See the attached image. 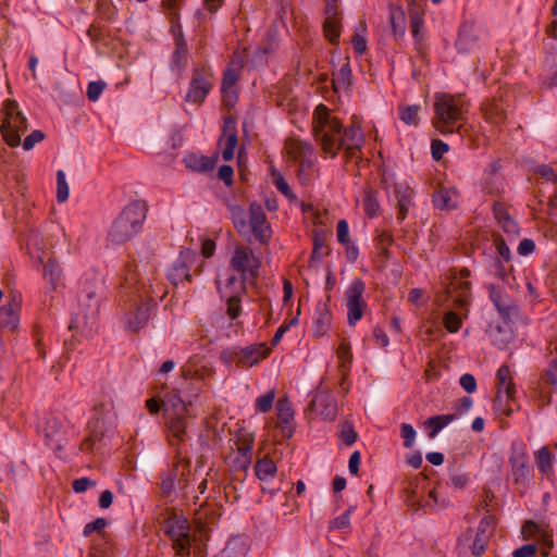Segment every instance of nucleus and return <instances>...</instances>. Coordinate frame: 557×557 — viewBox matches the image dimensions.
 I'll use <instances>...</instances> for the list:
<instances>
[{
	"label": "nucleus",
	"mask_w": 557,
	"mask_h": 557,
	"mask_svg": "<svg viewBox=\"0 0 557 557\" xmlns=\"http://www.w3.org/2000/svg\"><path fill=\"white\" fill-rule=\"evenodd\" d=\"M366 290V284L361 278H355L346 290L348 324L354 326L363 315L367 306L362 296Z\"/></svg>",
	"instance_id": "10"
},
{
	"label": "nucleus",
	"mask_w": 557,
	"mask_h": 557,
	"mask_svg": "<svg viewBox=\"0 0 557 557\" xmlns=\"http://www.w3.org/2000/svg\"><path fill=\"white\" fill-rule=\"evenodd\" d=\"M45 138V134L39 131V129H36V131H33L25 139H24V143H23V149L28 151L30 149L34 148V146L37 144V143H40L41 140H44Z\"/></svg>",
	"instance_id": "63"
},
{
	"label": "nucleus",
	"mask_w": 557,
	"mask_h": 557,
	"mask_svg": "<svg viewBox=\"0 0 557 557\" xmlns=\"http://www.w3.org/2000/svg\"><path fill=\"white\" fill-rule=\"evenodd\" d=\"M164 416L187 412V406L177 393H169L162 400Z\"/></svg>",
	"instance_id": "35"
},
{
	"label": "nucleus",
	"mask_w": 557,
	"mask_h": 557,
	"mask_svg": "<svg viewBox=\"0 0 557 557\" xmlns=\"http://www.w3.org/2000/svg\"><path fill=\"white\" fill-rule=\"evenodd\" d=\"M221 92L224 106L227 108L234 107L238 99L235 87L224 88L221 86Z\"/></svg>",
	"instance_id": "64"
},
{
	"label": "nucleus",
	"mask_w": 557,
	"mask_h": 557,
	"mask_svg": "<svg viewBox=\"0 0 557 557\" xmlns=\"http://www.w3.org/2000/svg\"><path fill=\"white\" fill-rule=\"evenodd\" d=\"M162 530L172 540L176 555L188 557L191 546L188 520L183 516L173 513L164 519Z\"/></svg>",
	"instance_id": "5"
},
{
	"label": "nucleus",
	"mask_w": 557,
	"mask_h": 557,
	"mask_svg": "<svg viewBox=\"0 0 557 557\" xmlns=\"http://www.w3.org/2000/svg\"><path fill=\"white\" fill-rule=\"evenodd\" d=\"M28 128L27 119L17 110L15 101H9L7 117L0 126V131L7 144L11 147L21 145V134Z\"/></svg>",
	"instance_id": "6"
},
{
	"label": "nucleus",
	"mask_w": 557,
	"mask_h": 557,
	"mask_svg": "<svg viewBox=\"0 0 557 557\" xmlns=\"http://www.w3.org/2000/svg\"><path fill=\"white\" fill-rule=\"evenodd\" d=\"M108 525V521L104 518H97L96 520L87 523L84 527V536H89L91 533L97 532L100 534L102 530Z\"/></svg>",
	"instance_id": "57"
},
{
	"label": "nucleus",
	"mask_w": 557,
	"mask_h": 557,
	"mask_svg": "<svg viewBox=\"0 0 557 557\" xmlns=\"http://www.w3.org/2000/svg\"><path fill=\"white\" fill-rule=\"evenodd\" d=\"M488 296L491 301L496 307L499 314L504 320L510 319V312L513 307L509 304L508 297L503 293L499 286L494 284L487 285Z\"/></svg>",
	"instance_id": "27"
},
{
	"label": "nucleus",
	"mask_w": 557,
	"mask_h": 557,
	"mask_svg": "<svg viewBox=\"0 0 557 557\" xmlns=\"http://www.w3.org/2000/svg\"><path fill=\"white\" fill-rule=\"evenodd\" d=\"M395 194L398 208L397 220L403 222L407 218L412 200L413 190L409 186L397 184L395 186Z\"/></svg>",
	"instance_id": "28"
},
{
	"label": "nucleus",
	"mask_w": 557,
	"mask_h": 557,
	"mask_svg": "<svg viewBox=\"0 0 557 557\" xmlns=\"http://www.w3.org/2000/svg\"><path fill=\"white\" fill-rule=\"evenodd\" d=\"M274 399H275L274 391H269L267 394L258 397L256 399V404H255L256 411L262 412V413L269 412L273 407Z\"/></svg>",
	"instance_id": "50"
},
{
	"label": "nucleus",
	"mask_w": 557,
	"mask_h": 557,
	"mask_svg": "<svg viewBox=\"0 0 557 557\" xmlns=\"http://www.w3.org/2000/svg\"><path fill=\"white\" fill-rule=\"evenodd\" d=\"M323 32L331 44H337L341 35L339 18H325L323 23Z\"/></svg>",
	"instance_id": "43"
},
{
	"label": "nucleus",
	"mask_w": 557,
	"mask_h": 557,
	"mask_svg": "<svg viewBox=\"0 0 557 557\" xmlns=\"http://www.w3.org/2000/svg\"><path fill=\"white\" fill-rule=\"evenodd\" d=\"M106 297L103 277L97 273L87 275L83 283L77 299L92 300L88 305V313H73L70 330H77L83 336H90L97 327L100 304Z\"/></svg>",
	"instance_id": "2"
},
{
	"label": "nucleus",
	"mask_w": 557,
	"mask_h": 557,
	"mask_svg": "<svg viewBox=\"0 0 557 557\" xmlns=\"http://www.w3.org/2000/svg\"><path fill=\"white\" fill-rule=\"evenodd\" d=\"M492 343L499 349H505L511 342L513 335L508 320H504L503 324L492 326L490 331Z\"/></svg>",
	"instance_id": "29"
},
{
	"label": "nucleus",
	"mask_w": 557,
	"mask_h": 557,
	"mask_svg": "<svg viewBox=\"0 0 557 557\" xmlns=\"http://www.w3.org/2000/svg\"><path fill=\"white\" fill-rule=\"evenodd\" d=\"M363 209L369 218H375L380 211L376 191L372 188L364 189Z\"/></svg>",
	"instance_id": "42"
},
{
	"label": "nucleus",
	"mask_w": 557,
	"mask_h": 557,
	"mask_svg": "<svg viewBox=\"0 0 557 557\" xmlns=\"http://www.w3.org/2000/svg\"><path fill=\"white\" fill-rule=\"evenodd\" d=\"M498 397L495 400V407L502 401L500 394L504 393L508 399H512L516 393L515 385L512 383L511 372L507 364L500 366L496 374Z\"/></svg>",
	"instance_id": "26"
},
{
	"label": "nucleus",
	"mask_w": 557,
	"mask_h": 557,
	"mask_svg": "<svg viewBox=\"0 0 557 557\" xmlns=\"http://www.w3.org/2000/svg\"><path fill=\"white\" fill-rule=\"evenodd\" d=\"M485 121L494 126H499L507 119V104L502 97L493 98L482 104Z\"/></svg>",
	"instance_id": "21"
},
{
	"label": "nucleus",
	"mask_w": 557,
	"mask_h": 557,
	"mask_svg": "<svg viewBox=\"0 0 557 557\" xmlns=\"http://www.w3.org/2000/svg\"><path fill=\"white\" fill-rule=\"evenodd\" d=\"M534 457L535 463L542 474L548 475L553 472L555 456L549 451L547 446H543L535 451Z\"/></svg>",
	"instance_id": "34"
},
{
	"label": "nucleus",
	"mask_w": 557,
	"mask_h": 557,
	"mask_svg": "<svg viewBox=\"0 0 557 557\" xmlns=\"http://www.w3.org/2000/svg\"><path fill=\"white\" fill-rule=\"evenodd\" d=\"M467 110V102L460 97L438 94L434 101L435 117L433 124L443 135L458 132L460 127L458 122L462 121Z\"/></svg>",
	"instance_id": "4"
},
{
	"label": "nucleus",
	"mask_w": 557,
	"mask_h": 557,
	"mask_svg": "<svg viewBox=\"0 0 557 557\" xmlns=\"http://www.w3.org/2000/svg\"><path fill=\"white\" fill-rule=\"evenodd\" d=\"M541 384L553 386L557 391V359H553L541 375Z\"/></svg>",
	"instance_id": "47"
},
{
	"label": "nucleus",
	"mask_w": 557,
	"mask_h": 557,
	"mask_svg": "<svg viewBox=\"0 0 557 557\" xmlns=\"http://www.w3.org/2000/svg\"><path fill=\"white\" fill-rule=\"evenodd\" d=\"M249 227L261 244H267L270 238V226L262 206L256 201L249 206Z\"/></svg>",
	"instance_id": "14"
},
{
	"label": "nucleus",
	"mask_w": 557,
	"mask_h": 557,
	"mask_svg": "<svg viewBox=\"0 0 557 557\" xmlns=\"http://www.w3.org/2000/svg\"><path fill=\"white\" fill-rule=\"evenodd\" d=\"M189 51L183 32L174 34V50L171 54L169 67L170 71L177 77L182 78L183 73L188 65Z\"/></svg>",
	"instance_id": "12"
},
{
	"label": "nucleus",
	"mask_w": 557,
	"mask_h": 557,
	"mask_svg": "<svg viewBox=\"0 0 557 557\" xmlns=\"http://www.w3.org/2000/svg\"><path fill=\"white\" fill-rule=\"evenodd\" d=\"M449 146L441 139H433L431 143L432 158L436 161L441 160L443 154L447 152Z\"/></svg>",
	"instance_id": "62"
},
{
	"label": "nucleus",
	"mask_w": 557,
	"mask_h": 557,
	"mask_svg": "<svg viewBox=\"0 0 557 557\" xmlns=\"http://www.w3.org/2000/svg\"><path fill=\"white\" fill-rule=\"evenodd\" d=\"M325 234L324 233H318L315 232L313 237V250L310 258V264L314 260H321L324 256V252L322 251L323 248H325Z\"/></svg>",
	"instance_id": "51"
},
{
	"label": "nucleus",
	"mask_w": 557,
	"mask_h": 557,
	"mask_svg": "<svg viewBox=\"0 0 557 557\" xmlns=\"http://www.w3.org/2000/svg\"><path fill=\"white\" fill-rule=\"evenodd\" d=\"M186 413H169L166 419L168 437L171 445H178L188 438Z\"/></svg>",
	"instance_id": "18"
},
{
	"label": "nucleus",
	"mask_w": 557,
	"mask_h": 557,
	"mask_svg": "<svg viewBox=\"0 0 557 557\" xmlns=\"http://www.w3.org/2000/svg\"><path fill=\"white\" fill-rule=\"evenodd\" d=\"M313 403L318 406H324V409L321 413L324 416L325 419H335L337 414V408L336 405L327 396L317 397Z\"/></svg>",
	"instance_id": "49"
},
{
	"label": "nucleus",
	"mask_w": 557,
	"mask_h": 557,
	"mask_svg": "<svg viewBox=\"0 0 557 557\" xmlns=\"http://www.w3.org/2000/svg\"><path fill=\"white\" fill-rule=\"evenodd\" d=\"M502 169L500 160L492 161L483 172L482 189L491 196H499L505 191L504 178L499 174Z\"/></svg>",
	"instance_id": "13"
},
{
	"label": "nucleus",
	"mask_w": 557,
	"mask_h": 557,
	"mask_svg": "<svg viewBox=\"0 0 557 557\" xmlns=\"http://www.w3.org/2000/svg\"><path fill=\"white\" fill-rule=\"evenodd\" d=\"M252 252L246 247H237L231 259V267L240 273L243 281L246 280V274L249 272L251 278L258 276V265H250Z\"/></svg>",
	"instance_id": "20"
},
{
	"label": "nucleus",
	"mask_w": 557,
	"mask_h": 557,
	"mask_svg": "<svg viewBox=\"0 0 557 557\" xmlns=\"http://www.w3.org/2000/svg\"><path fill=\"white\" fill-rule=\"evenodd\" d=\"M70 429L67 421L53 414L47 416L40 425L46 444L57 453L64 449L69 441Z\"/></svg>",
	"instance_id": "7"
},
{
	"label": "nucleus",
	"mask_w": 557,
	"mask_h": 557,
	"mask_svg": "<svg viewBox=\"0 0 557 557\" xmlns=\"http://www.w3.org/2000/svg\"><path fill=\"white\" fill-rule=\"evenodd\" d=\"M277 408V425L282 430V435L284 437H292L294 433V428L292 422L294 420V409L293 405L288 398L283 397L280 398L276 405Z\"/></svg>",
	"instance_id": "23"
},
{
	"label": "nucleus",
	"mask_w": 557,
	"mask_h": 557,
	"mask_svg": "<svg viewBox=\"0 0 557 557\" xmlns=\"http://www.w3.org/2000/svg\"><path fill=\"white\" fill-rule=\"evenodd\" d=\"M389 22L392 30L396 37H403L406 30V17L405 12L399 7H391L389 9Z\"/></svg>",
	"instance_id": "37"
},
{
	"label": "nucleus",
	"mask_w": 557,
	"mask_h": 557,
	"mask_svg": "<svg viewBox=\"0 0 557 557\" xmlns=\"http://www.w3.org/2000/svg\"><path fill=\"white\" fill-rule=\"evenodd\" d=\"M318 110L325 112L313 126L314 138L322 150L332 158H335L341 149H345L348 157H355L356 151L360 150L364 144V135L360 126L345 127L339 119L327 113L324 104H319Z\"/></svg>",
	"instance_id": "1"
},
{
	"label": "nucleus",
	"mask_w": 557,
	"mask_h": 557,
	"mask_svg": "<svg viewBox=\"0 0 557 557\" xmlns=\"http://www.w3.org/2000/svg\"><path fill=\"white\" fill-rule=\"evenodd\" d=\"M486 35V30L476 25L474 22H463L458 32V37L455 42L456 49L460 53H469L480 47Z\"/></svg>",
	"instance_id": "9"
},
{
	"label": "nucleus",
	"mask_w": 557,
	"mask_h": 557,
	"mask_svg": "<svg viewBox=\"0 0 557 557\" xmlns=\"http://www.w3.org/2000/svg\"><path fill=\"white\" fill-rule=\"evenodd\" d=\"M70 194L69 184L66 182L65 173L62 170L57 172V200L64 202L67 200Z\"/></svg>",
	"instance_id": "46"
},
{
	"label": "nucleus",
	"mask_w": 557,
	"mask_h": 557,
	"mask_svg": "<svg viewBox=\"0 0 557 557\" xmlns=\"http://www.w3.org/2000/svg\"><path fill=\"white\" fill-rule=\"evenodd\" d=\"M106 86V83L102 81L90 82L87 87L88 99L90 101H97Z\"/></svg>",
	"instance_id": "58"
},
{
	"label": "nucleus",
	"mask_w": 557,
	"mask_h": 557,
	"mask_svg": "<svg viewBox=\"0 0 557 557\" xmlns=\"http://www.w3.org/2000/svg\"><path fill=\"white\" fill-rule=\"evenodd\" d=\"M239 544H242L240 539H233L228 541L225 548L214 557H244L246 554V547H243L240 553H236V548Z\"/></svg>",
	"instance_id": "52"
},
{
	"label": "nucleus",
	"mask_w": 557,
	"mask_h": 557,
	"mask_svg": "<svg viewBox=\"0 0 557 557\" xmlns=\"http://www.w3.org/2000/svg\"><path fill=\"white\" fill-rule=\"evenodd\" d=\"M42 274L52 290H58L59 287L62 286V269L55 259H48V261L44 264Z\"/></svg>",
	"instance_id": "30"
},
{
	"label": "nucleus",
	"mask_w": 557,
	"mask_h": 557,
	"mask_svg": "<svg viewBox=\"0 0 557 557\" xmlns=\"http://www.w3.org/2000/svg\"><path fill=\"white\" fill-rule=\"evenodd\" d=\"M228 210L236 231L243 236L248 235L250 233V227L247 222L244 208L238 205H228Z\"/></svg>",
	"instance_id": "33"
},
{
	"label": "nucleus",
	"mask_w": 557,
	"mask_h": 557,
	"mask_svg": "<svg viewBox=\"0 0 557 557\" xmlns=\"http://www.w3.org/2000/svg\"><path fill=\"white\" fill-rule=\"evenodd\" d=\"M444 324L447 331L450 333H456L461 327V319L455 312L449 311L445 314Z\"/></svg>",
	"instance_id": "60"
},
{
	"label": "nucleus",
	"mask_w": 557,
	"mask_h": 557,
	"mask_svg": "<svg viewBox=\"0 0 557 557\" xmlns=\"http://www.w3.org/2000/svg\"><path fill=\"white\" fill-rule=\"evenodd\" d=\"M196 258V252L187 249L181 251L178 258L173 262L166 272L168 280L176 286L183 281H190L188 263H191Z\"/></svg>",
	"instance_id": "15"
},
{
	"label": "nucleus",
	"mask_w": 557,
	"mask_h": 557,
	"mask_svg": "<svg viewBox=\"0 0 557 557\" xmlns=\"http://www.w3.org/2000/svg\"><path fill=\"white\" fill-rule=\"evenodd\" d=\"M419 104H412L408 107L399 108L400 120L408 125H418L419 122Z\"/></svg>",
	"instance_id": "44"
},
{
	"label": "nucleus",
	"mask_w": 557,
	"mask_h": 557,
	"mask_svg": "<svg viewBox=\"0 0 557 557\" xmlns=\"http://www.w3.org/2000/svg\"><path fill=\"white\" fill-rule=\"evenodd\" d=\"M269 355V348L264 344L247 346L240 349L224 350L221 352V359L225 362L237 360L238 363L251 367L264 359Z\"/></svg>",
	"instance_id": "11"
},
{
	"label": "nucleus",
	"mask_w": 557,
	"mask_h": 557,
	"mask_svg": "<svg viewBox=\"0 0 557 557\" xmlns=\"http://www.w3.org/2000/svg\"><path fill=\"white\" fill-rule=\"evenodd\" d=\"M333 88L336 92L346 90L351 85V69L349 63L342 65L332 82Z\"/></svg>",
	"instance_id": "39"
},
{
	"label": "nucleus",
	"mask_w": 557,
	"mask_h": 557,
	"mask_svg": "<svg viewBox=\"0 0 557 557\" xmlns=\"http://www.w3.org/2000/svg\"><path fill=\"white\" fill-rule=\"evenodd\" d=\"M227 315L235 320L242 314V306H240V297L238 295H234L227 300Z\"/></svg>",
	"instance_id": "55"
},
{
	"label": "nucleus",
	"mask_w": 557,
	"mask_h": 557,
	"mask_svg": "<svg viewBox=\"0 0 557 557\" xmlns=\"http://www.w3.org/2000/svg\"><path fill=\"white\" fill-rule=\"evenodd\" d=\"M494 521L495 519L492 515L484 516L480 521L474 541L471 546V550L474 556H480L485 552L486 544L493 532L492 527Z\"/></svg>",
	"instance_id": "22"
},
{
	"label": "nucleus",
	"mask_w": 557,
	"mask_h": 557,
	"mask_svg": "<svg viewBox=\"0 0 557 557\" xmlns=\"http://www.w3.org/2000/svg\"><path fill=\"white\" fill-rule=\"evenodd\" d=\"M352 507H349L344 513L339 517L335 518L330 525V529L334 530H343L350 525V513L352 511Z\"/></svg>",
	"instance_id": "59"
},
{
	"label": "nucleus",
	"mask_w": 557,
	"mask_h": 557,
	"mask_svg": "<svg viewBox=\"0 0 557 557\" xmlns=\"http://www.w3.org/2000/svg\"><path fill=\"white\" fill-rule=\"evenodd\" d=\"M255 469H256V475L261 481H265L269 478H273L274 474L276 473V470H277L276 465L274 463V461L269 459V458H267V457L260 459L256 463Z\"/></svg>",
	"instance_id": "40"
},
{
	"label": "nucleus",
	"mask_w": 557,
	"mask_h": 557,
	"mask_svg": "<svg viewBox=\"0 0 557 557\" xmlns=\"http://www.w3.org/2000/svg\"><path fill=\"white\" fill-rule=\"evenodd\" d=\"M175 480L176 473L174 471H171L162 476L160 487L163 496H169L172 493V491L174 490Z\"/></svg>",
	"instance_id": "61"
},
{
	"label": "nucleus",
	"mask_w": 557,
	"mask_h": 557,
	"mask_svg": "<svg viewBox=\"0 0 557 557\" xmlns=\"http://www.w3.org/2000/svg\"><path fill=\"white\" fill-rule=\"evenodd\" d=\"M213 73L209 65L195 66L185 101L201 104L213 87Z\"/></svg>",
	"instance_id": "8"
},
{
	"label": "nucleus",
	"mask_w": 557,
	"mask_h": 557,
	"mask_svg": "<svg viewBox=\"0 0 557 557\" xmlns=\"http://www.w3.org/2000/svg\"><path fill=\"white\" fill-rule=\"evenodd\" d=\"M338 435L346 446H351L358 438L354 424L349 421H345L341 424Z\"/></svg>",
	"instance_id": "45"
},
{
	"label": "nucleus",
	"mask_w": 557,
	"mask_h": 557,
	"mask_svg": "<svg viewBox=\"0 0 557 557\" xmlns=\"http://www.w3.org/2000/svg\"><path fill=\"white\" fill-rule=\"evenodd\" d=\"M251 463V457L245 454H236L232 460L231 468L234 471L246 472Z\"/></svg>",
	"instance_id": "56"
},
{
	"label": "nucleus",
	"mask_w": 557,
	"mask_h": 557,
	"mask_svg": "<svg viewBox=\"0 0 557 557\" xmlns=\"http://www.w3.org/2000/svg\"><path fill=\"white\" fill-rule=\"evenodd\" d=\"M272 174V177H273V184L275 185V187L285 196L287 197L288 199H295L296 196L295 194L293 193L292 188L289 187V185L287 184V182L285 181V178L283 177V175L281 174V172L276 171L275 169L272 170L271 172Z\"/></svg>",
	"instance_id": "48"
},
{
	"label": "nucleus",
	"mask_w": 557,
	"mask_h": 557,
	"mask_svg": "<svg viewBox=\"0 0 557 557\" xmlns=\"http://www.w3.org/2000/svg\"><path fill=\"white\" fill-rule=\"evenodd\" d=\"M103 422L96 418L92 421L88 422V429L90 431L89 436L82 443V449L91 450L95 443L100 441L103 436L102 430Z\"/></svg>",
	"instance_id": "38"
},
{
	"label": "nucleus",
	"mask_w": 557,
	"mask_h": 557,
	"mask_svg": "<svg viewBox=\"0 0 557 557\" xmlns=\"http://www.w3.org/2000/svg\"><path fill=\"white\" fill-rule=\"evenodd\" d=\"M400 436L404 438V446L411 448L414 444L417 432L410 423H401Z\"/></svg>",
	"instance_id": "54"
},
{
	"label": "nucleus",
	"mask_w": 557,
	"mask_h": 557,
	"mask_svg": "<svg viewBox=\"0 0 557 557\" xmlns=\"http://www.w3.org/2000/svg\"><path fill=\"white\" fill-rule=\"evenodd\" d=\"M504 262L505 261L499 258H493L487 267V270L494 277L503 281L509 287H513V284L511 283V281H515V277L511 275L513 269L512 267L507 269L504 265Z\"/></svg>",
	"instance_id": "32"
},
{
	"label": "nucleus",
	"mask_w": 557,
	"mask_h": 557,
	"mask_svg": "<svg viewBox=\"0 0 557 557\" xmlns=\"http://www.w3.org/2000/svg\"><path fill=\"white\" fill-rule=\"evenodd\" d=\"M332 322V313L330 308L325 302H319L315 308L314 317H313V334L317 337L324 336L330 330Z\"/></svg>",
	"instance_id": "25"
},
{
	"label": "nucleus",
	"mask_w": 557,
	"mask_h": 557,
	"mask_svg": "<svg viewBox=\"0 0 557 557\" xmlns=\"http://www.w3.org/2000/svg\"><path fill=\"white\" fill-rule=\"evenodd\" d=\"M450 193L447 189H440L433 195V203L441 210L453 208L454 205L450 203Z\"/></svg>",
	"instance_id": "53"
},
{
	"label": "nucleus",
	"mask_w": 557,
	"mask_h": 557,
	"mask_svg": "<svg viewBox=\"0 0 557 557\" xmlns=\"http://www.w3.org/2000/svg\"><path fill=\"white\" fill-rule=\"evenodd\" d=\"M218 162V157H207L198 153H187L183 158V163L186 165L187 169L199 172V173H207L209 171H212Z\"/></svg>",
	"instance_id": "24"
},
{
	"label": "nucleus",
	"mask_w": 557,
	"mask_h": 557,
	"mask_svg": "<svg viewBox=\"0 0 557 557\" xmlns=\"http://www.w3.org/2000/svg\"><path fill=\"white\" fill-rule=\"evenodd\" d=\"M455 414H438L426 419L424 422L425 428L430 429L429 437L434 438L437 433L454 421Z\"/></svg>",
	"instance_id": "36"
},
{
	"label": "nucleus",
	"mask_w": 557,
	"mask_h": 557,
	"mask_svg": "<svg viewBox=\"0 0 557 557\" xmlns=\"http://www.w3.org/2000/svg\"><path fill=\"white\" fill-rule=\"evenodd\" d=\"M20 304L13 297L12 301L0 309V327L14 330L18 323L17 310Z\"/></svg>",
	"instance_id": "31"
},
{
	"label": "nucleus",
	"mask_w": 557,
	"mask_h": 557,
	"mask_svg": "<svg viewBox=\"0 0 557 557\" xmlns=\"http://www.w3.org/2000/svg\"><path fill=\"white\" fill-rule=\"evenodd\" d=\"M236 126L237 122L235 117L232 115L224 117L223 132L219 143L221 144L223 139L225 140V148L222 151V158L225 161H230L234 158V150L238 143Z\"/></svg>",
	"instance_id": "19"
},
{
	"label": "nucleus",
	"mask_w": 557,
	"mask_h": 557,
	"mask_svg": "<svg viewBox=\"0 0 557 557\" xmlns=\"http://www.w3.org/2000/svg\"><path fill=\"white\" fill-rule=\"evenodd\" d=\"M493 213L506 232H510L516 226V223L511 220L509 212L502 202L495 201L493 203Z\"/></svg>",
	"instance_id": "41"
},
{
	"label": "nucleus",
	"mask_w": 557,
	"mask_h": 557,
	"mask_svg": "<svg viewBox=\"0 0 557 557\" xmlns=\"http://www.w3.org/2000/svg\"><path fill=\"white\" fill-rule=\"evenodd\" d=\"M140 304H138L137 299L134 301L132 309L126 314V325L128 330L132 332H138L143 327H145L149 321L151 309L156 307V304H151L150 301H144L141 295H139Z\"/></svg>",
	"instance_id": "16"
},
{
	"label": "nucleus",
	"mask_w": 557,
	"mask_h": 557,
	"mask_svg": "<svg viewBox=\"0 0 557 557\" xmlns=\"http://www.w3.org/2000/svg\"><path fill=\"white\" fill-rule=\"evenodd\" d=\"M513 483L525 488L531 479V467L528 456L522 451L513 453L509 458Z\"/></svg>",
	"instance_id": "17"
},
{
	"label": "nucleus",
	"mask_w": 557,
	"mask_h": 557,
	"mask_svg": "<svg viewBox=\"0 0 557 557\" xmlns=\"http://www.w3.org/2000/svg\"><path fill=\"white\" fill-rule=\"evenodd\" d=\"M147 211V205L141 200L125 206L108 231L107 246L116 247L132 240L141 231Z\"/></svg>",
	"instance_id": "3"
}]
</instances>
